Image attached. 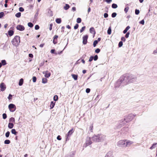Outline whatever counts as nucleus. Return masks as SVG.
<instances>
[{
	"instance_id": "nucleus-1",
	"label": "nucleus",
	"mask_w": 157,
	"mask_h": 157,
	"mask_svg": "<svg viewBox=\"0 0 157 157\" xmlns=\"http://www.w3.org/2000/svg\"><path fill=\"white\" fill-rule=\"evenodd\" d=\"M129 84L128 75L121 76L117 81L115 85L116 87H118L121 85L124 86Z\"/></svg>"
},
{
	"instance_id": "nucleus-2",
	"label": "nucleus",
	"mask_w": 157,
	"mask_h": 157,
	"mask_svg": "<svg viewBox=\"0 0 157 157\" xmlns=\"http://www.w3.org/2000/svg\"><path fill=\"white\" fill-rule=\"evenodd\" d=\"M92 140L95 142H102L106 139V136L101 134L94 135L91 137Z\"/></svg>"
},
{
	"instance_id": "nucleus-3",
	"label": "nucleus",
	"mask_w": 157,
	"mask_h": 157,
	"mask_svg": "<svg viewBox=\"0 0 157 157\" xmlns=\"http://www.w3.org/2000/svg\"><path fill=\"white\" fill-rule=\"evenodd\" d=\"M20 37L18 36H16L14 39L12 40L11 43L13 45L16 46H17L20 42Z\"/></svg>"
},
{
	"instance_id": "nucleus-4",
	"label": "nucleus",
	"mask_w": 157,
	"mask_h": 157,
	"mask_svg": "<svg viewBox=\"0 0 157 157\" xmlns=\"http://www.w3.org/2000/svg\"><path fill=\"white\" fill-rule=\"evenodd\" d=\"M134 117V116L133 114H131L128 115V116H125L124 118L126 121V122L128 123L131 121Z\"/></svg>"
},
{
	"instance_id": "nucleus-5",
	"label": "nucleus",
	"mask_w": 157,
	"mask_h": 157,
	"mask_svg": "<svg viewBox=\"0 0 157 157\" xmlns=\"http://www.w3.org/2000/svg\"><path fill=\"white\" fill-rule=\"evenodd\" d=\"M129 83L136 81L137 78L136 76L132 75H128Z\"/></svg>"
},
{
	"instance_id": "nucleus-6",
	"label": "nucleus",
	"mask_w": 157,
	"mask_h": 157,
	"mask_svg": "<svg viewBox=\"0 0 157 157\" xmlns=\"http://www.w3.org/2000/svg\"><path fill=\"white\" fill-rule=\"evenodd\" d=\"M125 120L124 118L120 120L119 121L118 125L117 126V128H120L124 125L126 124L127 122Z\"/></svg>"
},
{
	"instance_id": "nucleus-7",
	"label": "nucleus",
	"mask_w": 157,
	"mask_h": 157,
	"mask_svg": "<svg viewBox=\"0 0 157 157\" xmlns=\"http://www.w3.org/2000/svg\"><path fill=\"white\" fill-rule=\"evenodd\" d=\"M125 120L124 118L120 120L119 121L118 125L117 126V128H120L124 125L126 124L127 122Z\"/></svg>"
},
{
	"instance_id": "nucleus-8",
	"label": "nucleus",
	"mask_w": 157,
	"mask_h": 157,
	"mask_svg": "<svg viewBox=\"0 0 157 157\" xmlns=\"http://www.w3.org/2000/svg\"><path fill=\"white\" fill-rule=\"evenodd\" d=\"M91 138L90 137H87L86 138V141L85 144L84 145V147H86L87 146L90 145L92 143Z\"/></svg>"
},
{
	"instance_id": "nucleus-9",
	"label": "nucleus",
	"mask_w": 157,
	"mask_h": 157,
	"mask_svg": "<svg viewBox=\"0 0 157 157\" xmlns=\"http://www.w3.org/2000/svg\"><path fill=\"white\" fill-rule=\"evenodd\" d=\"M8 108L11 112H14L16 109V107L15 105L13 104H10L8 106Z\"/></svg>"
},
{
	"instance_id": "nucleus-10",
	"label": "nucleus",
	"mask_w": 157,
	"mask_h": 157,
	"mask_svg": "<svg viewBox=\"0 0 157 157\" xmlns=\"http://www.w3.org/2000/svg\"><path fill=\"white\" fill-rule=\"evenodd\" d=\"M125 141V140H120L117 143V145L119 147H124Z\"/></svg>"
},
{
	"instance_id": "nucleus-11",
	"label": "nucleus",
	"mask_w": 157,
	"mask_h": 157,
	"mask_svg": "<svg viewBox=\"0 0 157 157\" xmlns=\"http://www.w3.org/2000/svg\"><path fill=\"white\" fill-rule=\"evenodd\" d=\"M125 142L124 147H126L130 146L133 143V142L129 140H125Z\"/></svg>"
},
{
	"instance_id": "nucleus-12",
	"label": "nucleus",
	"mask_w": 157,
	"mask_h": 157,
	"mask_svg": "<svg viewBox=\"0 0 157 157\" xmlns=\"http://www.w3.org/2000/svg\"><path fill=\"white\" fill-rule=\"evenodd\" d=\"M0 88L1 91H4L6 88V86L5 83L3 82H2L0 84Z\"/></svg>"
},
{
	"instance_id": "nucleus-13",
	"label": "nucleus",
	"mask_w": 157,
	"mask_h": 157,
	"mask_svg": "<svg viewBox=\"0 0 157 157\" xmlns=\"http://www.w3.org/2000/svg\"><path fill=\"white\" fill-rule=\"evenodd\" d=\"M88 38V36L85 35L82 38V43L83 44H86L87 43V40Z\"/></svg>"
},
{
	"instance_id": "nucleus-14",
	"label": "nucleus",
	"mask_w": 157,
	"mask_h": 157,
	"mask_svg": "<svg viewBox=\"0 0 157 157\" xmlns=\"http://www.w3.org/2000/svg\"><path fill=\"white\" fill-rule=\"evenodd\" d=\"M16 28L17 30L21 31H22L25 29L24 27L23 26L21 25H17L16 27Z\"/></svg>"
},
{
	"instance_id": "nucleus-15",
	"label": "nucleus",
	"mask_w": 157,
	"mask_h": 157,
	"mask_svg": "<svg viewBox=\"0 0 157 157\" xmlns=\"http://www.w3.org/2000/svg\"><path fill=\"white\" fill-rule=\"evenodd\" d=\"M43 73L44 74V76L46 78H48L50 76L51 73L48 71H44Z\"/></svg>"
},
{
	"instance_id": "nucleus-16",
	"label": "nucleus",
	"mask_w": 157,
	"mask_h": 157,
	"mask_svg": "<svg viewBox=\"0 0 157 157\" xmlns=\"http://www.w3.org/2000/svg\"><path fill=\"white\" fill-rule=\"evenodd\" d=\"M74 130L73 128H72L69 131L67 134V139L68 137L70 136L74 132Z\"/></svg>"
},
{
	"instance_id": "nucleus-17",
	"label": "nucleus",
	"mask_w": 157,
	"mask_h": 157,
	"mask_svg": "<svg viewBox=\"0 0 157 157\" xmlns=\"http://www.w3.org/2000/svg\"><path fill=\"white\" fill-rule=\"evenodd\" d=\"M90 32L92 34H94V35L95 33V31L94 28L92 27L90 29Z\"/></svg>"
},
{
	"instance_id": "nucleus-18",
	"label": "nucleus",
	"mask_w": 157,
	"mask_h": 157,
	"mask_svg": "<svg viewBox=\"0 0 157 157\" xmlns=\"http://www.w3.org/2000/svg\"><path fill=\"white\" fill-rule=\"evenodd\" d=\"M55 104V102L52 101L51 103L50 107V109H52L54 106Z\"/></svg>"
},
{
	"instance_id": "nucleus-19",
	"label": "nucleus",
	"mask_w": 157,
	"mask_h": 157,
	"mask_svg": "<svg viewBox=\"0 0 157 157\" xmlns=\"http://www.w3.org/2000/svg\"><path fill=\"white\" fill-rule=\"evenodd\" d=\"M13 127V124L12 123H9L8 124V127L10 129H11Z\"/></svg>"
},
{
	"instance_id": "nucleus-20",
	"label": "nucleus",
	"mask_w": 157,
	"mask_h": 157,
	"mask_svg": "<svg viewBox=\"0 0 157 157\" xmlns=\"http://www.w3.org/2000/svg\"><path fill=\"white\" fill-rule=\"evenodd\" d=\"M71 76H72V78H74V79L75 80H76L77 79L78 77L77 75H75V74H72Z\"/></svg>"
},
{
	"instance_id": "nucleus-21",
	"label": "nucleus",
	"mask_w": 157,
	"mask_h": 157,
	"mask_svg": "<svg viewBox=\"0 0 157 157\" xmlns=\"http://www.w3.org/2000/svg\"><path fill=\"white\" fill-rule=\"evenodd\" d=\"M15 121V120L14 118L12 117L10 118L9 119L10 123H14Z\"/></svg>"
},
{
	"instance_id": "nucleus-22",
	"label": "nucleus",
	"mask_w": 157,
	"mask_h": 157,
	"mask_svg": "<svg viewBox=\"0 0 157 157\" xmlns=\"http://www.w3.org/2000/svg\"><path fill=\"white\" fill-rule=\"evenodd\" d=\"M130 28V27L129 26H127L125 29L124 30L123 33L124 34L126 33Z\"/></svg>"
},
{
	"instance_id": "nucleus-23",
	"label": "nucleus",
	"mask_w": 157,
	"mask_h": 157,
	"mask_svg": "<svg viewBox=\"0 0 157 157\" xmlns=\"http://www.w3.org/2000/svg\"><path fill=\"white\" fill-rule=\"evenodd\" d=\"M105 157H113L111 152H108Z\"/></svg>"
},
{
	"instance_id": "nucleus-24",
	"label": "nucleus",
	"mask_w": 157,
	"mask_h": 157,
	"mask_svg": "<svg viewBox=\"0 0 157 157\" xmlns=\"http://www.w3.org/2000/svg\"><path fill=\"white\" fill-rule=\"evenodd\" d=\"M23 82V78H21L19 81V85L21 86L22 85Z\"/></svg>"
},
{
	"instance_id": "nucleus-25",
	"label": "nucleus",
	"mask_w": 157,
	"mask_h": 157,
	"mask_svg": "<svg viewBox=\"0 0 157 157\" xmlns=\"http://www.w3.org/2000/svg\"><path fill=\"white\" fill-rule=\"evenodd\" d=\"M70 8L69 5L68 4H66L65 6L64 7V9L65 10H67Z\"/></svg>"
},
{
	"instance_id": "nucleus-26",
	"label": "nucleus",
	"mask_w": 157,
	"mask_h": 157,
	"mask_svg": "<svg viewBox=\"0 0 157 157\" xmlns=\"http://www.w3.org/2000/svg\"><path fill=\"white\" fill-rule=\"evenodd\" d=\"M47 79L46 78H43L42 79V82L43 83H45L47 82Z\"/></svg>"
},
{
	"instance_id": "nucleus-27",
	"label": "nucleus",
	"mask_w": 157,
	"mask_h": 157,
	"mask_svg": "<svg viewBox=\"0 0 157 157\" xmlns=\"http://www.w3.org/2000/svg\"><path fill=\"white\" fill-rule=\"evenodd\" d=\"M13 30H10L8 31V34L10 36H12L13 35Z\"/></svg>"
},
{
	"instance_id": "nucleus-28",
	"label": "nucleus",
	"mask_w": 157,
	"mask_h": 157,
	"mask_svg": "<svg viewBox=\"0 0 157 157\" xmlns=\"http://www.w3.org/2000/svg\"><path fill=\"white\" fill-rule=\"evenodd\" d=\"M11 132L12 134L16 135L17 133V132H16V130L14 129H12L11 130Z\"/></svg>"
},
{
	"instance_id": "nucleus-29",
	"label": "nucleus",
	"mask_w": 157,
	"mask_h": 157,
	"mask_svg": "<svg viewBox=\"0 0 157 157\" xmlns=\"http://www.w3.org/2000/svg\"><path fill=\"white\" fill-rule=\"evenodd\" d=\"M56 22L58 24H60L61 22V20L60 18H57L56 19Z\"/></svg>"
},
{
	"instance_id": "nucleus-30",
	"label": "nucleus",
	"mask_w": 157,
	"mask_h": 157,
	"mask_svg": "<svg viewBox=\"0 0 157 157\" xmlns=\"http://www.w3.org/2000/svg\"><path fill=\"white\" fill-rule=\"evenodd\" d=\"M111 33V27H109L107 30V33L108 34H110Z\"/></svg>"
},
{
	"instance_id": "nucleus-31",
	"label": "nucleus",
	"mask_w": 157,
	"mask_h": 157,
	"mask_svg": "<svg viewBox=\"0 0 157 157\" xmlns=\"http://www.w3.org/2000/svg\"><path fill=\"white\" fill-rule=\"evenodd\" d=\"M112 7L113 8L116 9L117 8V6L116 4L113 3L112 5Z\"/></svg>"
},
{
	"instance_id": "nucleus-32",
	"label": "nucleus",
	"mask_w": 157,
	"mask_h": 157,
	"mask_svg": "<svg viewBox=\"0 0 157 157\" xmlns=\"http://www.w3.org/2000/svg\"><path fill=\"white\" fill-rule=\"evenodd\" d=\"M21 16V13L20 12L17 13L15 14V16L17 17H20Z\"/></svg>"
},
{
	"instance_id": "nucleus-33",
	"label": "nucleus",
	"mask_w": 157,
	"mask_h": 157,
	"mask_svg": "<svg viewBox=\"0 0 157 157\" xmlns=\"http://www.w3.org/2000/svg\"><path fill=\"white\" fill-rule=\"evenodd\" d=\"M10 142V141L9 140H6L4 141V143L5 144H9Z\"/></svg>"
},
{
	"instance_id": "nucleus-34",
	"label": "nucleus",
	"mask_w": 157,
	"mask_h": 157,
	"mask_svg": "<svg viewBox=\"0 0 157 157\" xmlns=\"http://www.w3.org/2000/svg\"><path fill=\"white\" fill-rule=\"evenodd\" d=\"M2 65H5L6 64V61L5 60H2L1 61Z\"/></svg>"
},
{
	"instance_id": "nucleus-35",
	"label": "nucleus",
	"mask_w": 157,
	"mask_h": 157,
	"mask_svg": "<svg viewBox=\"0 0 157 157\" xmlns=\"http://www.w3.org/2000/svg\"><path fill=\"white\" fill-rule=\"evenodd\" d=\"M53 99L55 101H57L58 99V96L56 95H55L53 97Z\"/></svg>"
},
{
	"instance_id": "nucleus-36",
	"label": "nucleus",
	"mask_w": 157,
	"mask_h": 157,
	"mask_svg": "<svg viewBox=\"0 0 157 157\" xmlns=\"http://www.w3.org/2000/svg\"><path fill=\"white\" fill-rule=\"evenodd\" d=\"M98 42L97 40H94L93 43V46L94 47H95L96 45V44H98Z\"/></svg>"
},
{
	"instance_id": "nucleus-37",
	"label": "nucleus",
	"mask_w": 157,
	"mask_h": 157,
	"mask_svg": "<svg viewBox=\"0 0 157 157\" xmlns=\"http://www.w3.org/2000/svg\"><path fill=\"white\" fill-rule=\"evenodd\" d=\"M28 25L29 27L31 28L33 26V24L31 22L28 23Z\"/></svg>"
},
{
	"instance_id": "nucleus-38",
	"label": "nucleus",
	"mask_w": 157,
	"mask_h": 157,
	"mask_svg": "<svg viewBox=\"0 0 157 157\" xmlns=\"http://www.w3.org/2000/svg\"><path fill=\"white\" fill-rule=\"evenodd\" d=\"M117 13H115V12H114L112 14V15H111V16H112V17H116V15H117Z\"/></svg>"
},
{
	"instance_id": "nucleus-39",
	"label": "nucleus",
	"mask_w": 157,
	"mask_h": 157,
	"mask_svg": "<svg viewBox=\"0 0 157 157\" xmlns=\"http://www.w3.org/2000/svg\"><path fill=\"white\" fill-rule=\"evenodd\" d=\"M81 19L80 18H78L77 19V22L78 23H81Z\"/></svg>"
},
{
	"instance_id": "nucleus-40",
	"label": "nucleus",
	"mask_w": 157,
	"mask_h": 157,
	"mask_svg": "<svg viewBox=\"0 0 157 157\" xmlns=\"http://www.w3.org/2000/svg\"><path fill=\"white\" fill-rule=\"evenodd\" d=\"M123 45V42L122 41H120L118 44V46L119 47H121Z\"/></svg>"
},
{
	"instance_id": "nucleus-41",
	"label": "nucleus",
	"mask_w": 157,
	"mask_h": 157,
	"mask_svg": "<svg viewBox=\"0 0 157 157\" xmlns=\"http://www.w3.org/2000/svg\"><path fill=\"white\" fill-rule=\"evenodd\" d=\"M10 132L9 131H7L5 134L6 136V137H8L10 135Z\"/></svg>"
},
{
	"instance_id": "nucleus-42",
	"label": "nucleus",
	"mask_w": 157,
	"mask_h": 157,
	"mask_svg": "<svg viewBox=\"0 0 157 157\" xmlns=\"http://www.w3.org/2000/svg\"><path fill=\"white\" fill-rule=\"evenodd\" d=\"M36 78L35 76H33V82H36Z\"/></svg>"
},
{
	"instance_id": "nucleus-43",
	"label": "nucleus",
	"mask_w": 157,
	"mask_h": 157,
	"mask_svg": "<svg viewBox=\"0 0 157 157\" xmlns=\"http://www.w3.org/2000/svg\"><path fill=\"white\" fill-rule=\"evenodd\" d=\"M3 118V119H6L7 117V115L6 113H3L2 114Z\"/></svg>"
},
{
	"instance_id": "nucleus-44",
	"label": "nucleus",
	"mask_w": 157,
	"mask_h": 157,
	"mask_svg": "<svg viewBox=\"0 0 157 157\" xmlns=\"http://www.w3.org/2000/svg\"><path fill=\"white\" fill-rule=\"evenodd\" d=\"M85 28H86L85 26H83L82 27L80 30V32L82 33L85 29Z\"/></svg>"
},
{
	"instance_id": "nucleus-45",
	"label": "nucleus",
	"mask_w": 157,
	"mask_h": 157,
	"mask_svg": "<svg viewBox=\"0 0 157 157\" xmlns=\"http://www.w3.org/2000/svg\"><path fill=\"white\" fill-rule=\"evenodd\" d=\"M128 9H129L128 7L127 6V7H125L124 10V11L126 13H127L128 10Z\"/></svg>"
},
{
	"instance_id": "nucleus-46",
	"label": "nucleus",
	"mask_w": 157,
	"mask_h": 157,
	"mask_svg": "<svg viewBox=\"0 0 157 157\" xmlns=\"http://www.w3.org/2000/svg\"><path fill=\"white\" fill-rule=\"evenodd\" d=\"M94 59V61L97 60L98 59V56L97 55L95 56L93 58Z\"/></svg>"
},
{
	"instance_id": "nucleus-47",
	"label": "nucleus",
	"mask_w": 157,
	"mask_h": 157,
	"mask_svg": "<svg viewBox=\"0 0 157 157\" xmlns=\"http://www.w3.org/2000/svg\"><path fill=\"white\" fill-rule=\"evenodd\" d=\"M4 15V13L3 12L0 13V18L2 17Z\"/></svg>"
},
{
	"instance_id": "nucleus-48",
	"label": "nucleus",
	"mask_w": 157,
	"mask_h": 157,
	"mask_svg": "<svg viewBox=\"0 0 157 157\" xmlns=\"http://www.w3.org/2000/svg\"><path fill=\"white\" fill-rule=\"evenodd\" d=\"M93 58L94 57L93 56H90L89 59V62H91V61H92L93 59H94Z\"/></svg>"
},
{
	"instance_id": "nucleus-49",
	"label": "nucleus",
	"mask_w": 157,
	"mask_h": 157,
	"mask_svg": "<svg viewBox=\"0 0 157 157\" xmlns=\"http://www.w3.org/2000/svg\"><path fill=\"white\" fill-rule=\"evenodd\" d=\"M39 26L38 25H36L35 27V29L36 30H38L39 29Z\"/></svg>"
},
{
	"instance_id": "nucleus-50",
	"label": "nucleus",
	"mask_w": 157,
	"mask_h": 157,
	"mask_svg": "<svg viewBox=\"0 0 157 157\" xmlns=\"http://www.w3.org/2000/svg\"><path fill=\"white\" fill-rule=\"evenodd\" d=\"M100 50L99 48H97L95 50V52L96 53H98L100 52Z\"/></svg>"
},
{
	"instance_id": "nucleus-51",
	"label": "nucleus",
	"mask_w": 157,
	"mask_h": 157,
	"mask_svg": "<svg viewBox=\"0 0 157 157\" xmlns=\"http://www.w3.org/2000/svg\"><path fill=\"white\" fill-rule=\"evenodd\" d=\"M19 10L21 12H23L24 11V9L22 7H20L19 8Z\"/></svg>"
},
{
	"instance_id": "nucleus-52",
	"label": "nucleus",
	"mask_w": 157,
	"mask_h": 157,
	"mask_svg": "<svg viewBox=\"0 0 157 157\" xmlns=\"http://www.w3.org/2000/svg\"><path fill=\"white\" fill-rule=\"evenodd\" d=\"M78 24H76L75 25L74 27V29H78Z\"/></svg>"
},
{
	"instance_id": "nucleus-53",
	"label": "nucleus",
	"mask_w": 157,
	"mask_h": 157,
	"mask_svg": "<svg viewBox=\"0 0 157 157\" xmlns=\"http://www.w3.org/2000/svg\"><path fill=\"white\" fill-rule=\"evenodd\" d=\"M129 34L130 33L129 32H127L125 35V37L126 38H128L129 36Z\"/></svg>"
},
{
	"instance_id": "nucleus-54",
	"label": "nucleus",
	"mask_w": 157,
	"mask_h": 157,
	"mask_svg": "<svg viewBox=\"0 0 157 157\" xmlns=\"http://www.w3.org/2000/svg\"><path fill=\"white\" fill-rule=\"evenodd\" d=\"M104 16L105 18H107L108 16V14L106 13H105L104 14Z\"/></svg>"
},
{
	"instance_id": "nucleus-55",
	"label": "nucleus",
	"mask_w": 157,
	"mask_h": 157,
	"mask_svg": "<svg viewBox=\"0 0 157 157\" xmlns=\"http://www.w3.org/2000/svg\"><path fill=\"white\" fill-rule=\"evenodd\" d=\"M12 95H11V94H10L9 95V96L8 97V98L9 99V100H10V99H12Z\"/></svg>"
},
{
	"instance_id": "nucleus-56",
	"label": "nucleus",
	"mask_w": 157,
	"mask_h": 157,
	"mask_svg": "<svg viewBox=\"0 0 157 157\" xmlns=\"http://www.w3.org/2000/svg\"><path fill=\"white\" fill-rule=\"evenodd\" d=\"M144 20H142V21H140L139 22V23L140 24H141L143 25H144Z\"/></svg>"
},
{
	"instance_id": "nucleus-57",
	"label": "nucleus",
	"mask_w": 157,
	"mask_h": 157,
	"mask_svg": "<svg viewBox=\"0 0 157 157\" xmlns=\"http://www.w3.org/2000/svg\"><path fill=\"white\" fill-rule=\"evenodd\" d=\"M90 91V89L89 88H87L86 90V92L88 93H89Z\"/></svg>"
},
{
	"instance_id": "nucleus-58",
	"label": "nucleus",
	"mask_w": 157,
	"mask_h": 157,
	"mask_svg": "<svg viewBox=\"0 0 157 157\" xmlns=\"http://www.w3.org/2000/svg\"><path fill=\"white\" fill-rule=\"evenodd\" d=\"M57 139L58 140H61V138L60 136L59 135L57 137Z\"/></svg>"
},
{
	"instance_id": "nucleus-59",
	"label": "nucleus",
	"mask_w": 157,
	"mask_h": 157,
	"mask_svg": "<svg viewBox=\"0 0 157 157\" xmlns=\"http://www.w3.org/2000/svg\"><path fill=\"white\" fill-rule=\"evenodd\" d=\"M57 42V40L56 39H53V43L54 44H56Z\"/></svg>"
},
{
	"instance_id": "nucleus-60",
	"label": "nucleus",
	"mask_w": 157,
	"mask_h": 157,
	"mask_svg": "<svg viewBox=\"0 0 157 157\" xmlns=\"http://www.w3.org/2000/svg\"><path fill=\"white\" fill-rule=\"evenodd\" d=\"M93 127L92 125H91L90 127V130L91 131V132H92Z\"/></svg>"
},
{
	"instance_id": "nucleus-61",
	"label": "nucleus",
	"mask_w": 157,
	"mask_h": 157,
	"mask_svg": "<svg viewBox=\"0 0 157 157\" xmlns=\"http://www.w3.org/2000/svg\"><path fill=\"white\" fill-rule=\"evenodd\" d=\"M121 40L122 41H123L124 42V41H125L126 39H125V38L124 37H122L121 38Z\"/></svg>"
},
{
	"instance_id": "nucleus-62",
	"label": "nucleus",
	"mask_w": 157,
	"mask_h": 157,
	"mask_svg": "<svg viewBox=\"0 0 157 157\" xmlns=\"http://www.w3.org/2000/svg\"><path fill=\"white\" fill-rule=\"evenodd\" d=\"M52 24H50L49 25V30H51L52 29Z\"/></svg>"
},
{
	"instance_id": "nucleus-63",
	"label": "nucleus",
	"mask_w": 157,
	"mask_h": 157,
	"mask_svg": "<svg viewBox=\"0 0 157 157\" xmlns=\"http://www.w3.org/2000/svg\"><path fill=\"white\" fill-rule=\"evenodd\" d=\"M153 144V145L150 147V148L151 149H152L153 148H155L154 146L156 144Z\"/></svg>"
},
{
	"instance_id": "nucleus-64",
	"label": "nucleus",
	"mask_w": 157,
	"mask_h": 157,
	"mask_svg": "<svg viewBox=\"0 0 157 157\" xmlns=\"http://www.w3.org/2000/svg\"><path fill=\"white\" fill-rule=\"evenodd\" d=\"M112 0H106V2L108 3H110L112 2Z\"/></svg>"
}]
</instances>
